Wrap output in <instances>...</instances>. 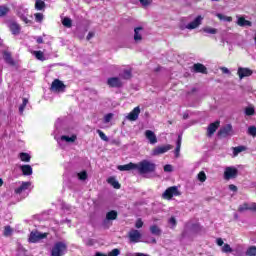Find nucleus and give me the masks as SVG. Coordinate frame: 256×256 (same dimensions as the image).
<instances>
[{
	"label": "nucleus",
	"mask_w": 256,
	"mask_h": 256,
	"mask_svg": "<svg viewBox=\"0 0 256 256\" xmlns=\"http://www.w3.org/2000/svg\"><path fill=\"white\" fill-rule=\"evenodd\" d=\"M230 135H233V126L231 124H227L218 131V137L226 138Z\"/></svg>",
	"instance_id": "nucleus-9"
},
{
	"label": "nucleus",
	"mask_w": 256,
	"mask_h": 256,
	"mask_svg": "<svg viewBox=\"0 0 256 256\" xmlns=\"http://www.w3.org/2000/svg\"><path fill=\"white\" fill-rule=\"evenodd\" d=\"M134 41L136 43H140V41H143V27H136L134 29Z\"/></svg>",
	"instance_id": "nucleus-19"
},
{
	"label": "nucleus",
	"mask_w": 256,
	"mask_h": 256,
	"mask_svg": "<svg viewBox=\"0 0 256 256\" xmlns=\"http://www.w3.org/2000/svg\"><path fill=\"white\" fill-rule=\"evenodd\" d=\"M107 181L109 185H112V187H114V189H121V184H119V181H117L115 177H110Z\"/></svg>",
	"instance_id": "nucleus-28"
},
{
	"label": "nucleus",
	"mask_w": 256,
	"mask_h": 256,
	"mask_svg": "<svg viewBox=\"0 0 256 256\" xmlns=\"http://www.w3.org/2000/svg\"><path fill=\"white\" fill-rule=\"evenodd\" d=\"M248 135H251V137H256V127L250 126L247 130Z\"/></svg>",
	"instance_id": "nucleus-48"
},
{
	"label": "nucleus",
	"mask_w": 256,
	"mask_h": 256,
	"mask_svg": "<svg viewBox=\"0 0 256 256\" xmlns=\"http://www.w3.org/2000/svg\"><path fill=\"white\" fill-rule=\"evenodd\" d=\"M34 17H35V21H37V23H41V21H43L42 13H36V14H34Z\"/></svg>",
	"instance_id": "nucleus-53"
},
{
	"label": "nucleus",
	"mask_w": 256,
	"mask_h": 256,
	"mask_svg": "<svg viewBox=\"0 0 256 256\" xmlns=\"http://www.w3.org/2000/svg\"><path fill=\"white\" fill-rule=\"evenodd\" d=\"M239 213H245V211H251V204L244 203L238 207Z\"/></svg>",
	"instance_id": "nucleus-31"
},
{
	"label": "nucleus",
	"mask_w": 256,
	"mask_h": 256,
	"mask_svg": "<svg viewBox=\"0 0 256 256\" xmlns=\"http://www.w3.org/2000/svg\"><path fill=\"white\" fill-rule=\"evenodd\" d=\"M202 31L208 33V35H217V28L204 27Z\"/></svg>",
	"instance_id": "nucleus-37"
},
{
	"label": "nucleus",
	"mask_w": 256,
	"mask_h": 256,
	"mask_svg": "<svg viewBox=\"0 0 256 256\" xmlns=\"http://www.w3.org/2000/svg\"><path fill=\"white\" fill-rule=\"evenodd\" d=\"M17 256H27V250L23 247H19L17 250Z\"/></svg>",
	"instance_id": "nucleus-50"
},
{
	"label": "nucleus",
	"mask_w": 256,
	"mask_h": 256,
	"mask_svg": "<svg viewBox=\"0 0 256 256\" xmlns=\"http://www.w3.org/2000/svg\"><path fill=\"white\" fill-rule=\"evenodd\" d=\"M216 243H217V245H218L219 247H223V244H224L223 239L217 238Z\"/></svg>",
	"instance_id": "nucleus-60"
},
{
	"label": "nucleus",
	"mask_w": 256,
	"mask_h": 256,
	"mask_svg": "<svg viewBox=\"0 0 256 256\" xmlns=\"http://www.w3.org/2000/svg\"><path fill=\"white\" fill-rule=\"evenodd\" d=\"M164 171H165L166 173H171V171H173V166H171V164H166V165L164 166Z\"/></svg>",
	"instance_id": "nucleus-56"
},
{
	"label": "nucleus",
	"mask_w": 256,
	"mask_h": 256,
	"mask_svg": "<svg viewBox=\"0 0 256 256\" xmlns=\"http://www.w3.org/2000/svg\"><path fill=\"white\" fill-rule=\"evenodd\" d=\"M141 113V108L135 107L127 116L126 119H128V121H137L139 119V115Z\"/></svg>",
	"instance_id": "nucleus-13"
},
{
	"label": "nucleus",
	"mask_w": 256,
	"mask_h": 256,
	"mask_svg": "<svg viewBox=\"0 0 256 256\" xmlns=\"http://www.w3.org/2000/svg\"><path fill=\"white\" fill-rule=\"evenodd\" d=\"M239 175V170L235 167H226L224 171V179L229 181L235 179Z\"/></svg>",
	"instance_id": "nucleus-6"
},
{
	"label": "nucleus",
	"mask_w": 256,
	"mask_h": 256,
	"mask_svg": "<svg viewBox=\"0 0 256 256\" xmlns=\"http://www.w3.org/2000/svg\"><path fill=\"white\" fill-rule=\"evenodd\" d=\"M198 180H199L201 183H205V181H207V175L205 174V172H203V171L199 172V174H198Z\"/></svg>",
	"instance_id": "nucleus-47"
},
{
	"label": "nucleus",
	"mask_w": 256,
	"mask_h": 256,
	"mask_svg": "<svg viewBox=\"0 0 256 256\" xmlns=\"http://www.w3.org/2000/svg\"><path fill=\"white\" fill-rule=\"evenodd\" d=\"M36 42L41 45V43H43V37L39 36V37L36 39Z\"/></svg>",
	"instance_id": "nucleus-63"
},
{
	"label": "nucleus",
	"mask_w": 256,
	"mask_h": 256,
	"mask_svg": "<svg viewBox=\"0 0 256 256\" xmlns=\"http://www.w3.org/2000/svg\"><path fill=\"white\" fill-rule=\"evenodd\" d=\"M8 27L12 35H19L21 33V26L15 21L8 22Z\"/></svg>",
	"instance_id": "nucleus-15"
},
{
	"label": "nucleus",
	"mask_w": 256,
	"mask_h": 256,
	"mask_svg": "<svg viewBox=\"0 0 256 256\" xmlns=\"http://www.w3.org/2000/svg\"><path fill=\"white\" fill-rule=\"evenodd\" d=\"M133 169L137 170V164L130 162L126 165H119L118 170L119 171H133Z\"/></svg>",
	"instance_id": "nucleus-23"
},
{
	"label": "nucleus",
	"mask_w": 256,
	"mask_h": 256,
	"mask_svg": "<svg viewBox=\"0 0 256 256\" xmlns=\"http://www.w3.org/2000/svg\"><path fill=\"white\" fill-rule=\"evenodd\" d=\"M173 149V146L170 144L164 145V146H158L153 149L152 155L157 156V155H163V153H167V151H171Z\"/></svg>",
	"instance_id": "nucleus-11"
},
{
	"label": "nucleus",
	"mask_w": 256,
	"mask_h": 256,
	"mask_svg": "<svg viewBox=\"0 0 256 256\" xmlns=\"http://www.w3.org/2000/svg\"><path fill=\"white\" fill-rule=\"evenodd\" d=\"M93 37H95V32H89L86 39H87V41H91V39H93Z\"/></svg>",
	"instance_id": "nucleus-59"
},
{
	"label": "nucleus",
	"mask_w": 256,
	"mask_h": 256,
	"mask_svg": "<svg viewBox=\"0 0 256 256\" xmlns=\"http://www.w3.org/2000/svg\"><path fill=\"white\" fill-rule=\"evenodd\" d=\"M145 137L149 141L150 145H155L157 143V135L152 130L145 131Z\"/></svg>",
	"instance_id": "nucleus-17"
},
{
	"label": "nucleus",
	"mask_w": 256,
	"mask_h": 256,
	"mask_svg": "<svg viewBox=\"0 0 256 256\" xmlns=\"http://www.w3.org/2000/svg\"><path fill=\"white\" fill-rule=\"evenodd\" d=\"M245 115L248 117H251L252 115H255V108L254 107H247L245 108Z\"/></svg>",
	"instance_id": "nucleus-46"
},
{
	"label": "nucleus",
	"mask_w": 256,
	"mask_h": 256,
	"mask_svg": "<svg viewBox=\"0 0 256 256\" xmlns=\"http://www.w3.org/2000/svg\"><path fill=\"white\" fill-rule=\"evenodd\" d=\"M20 169L25 176L33 175V168L29 164L20 166Z\"/></svg>",
	"instance_id": "nucleus-24"
},
{
	"label": "nucleus",
	"mask_w": 256,
	"mask_h": 256,
	"mask_svg": "<svg viewBox=\"0 0 256 256\" xmlns=\"http://www.w3.org/2000/svg\"><path fill=\"white\" fill-rule=\"evenodd\" d=\"M33 55L38 59V61H45V54L42 51H34Z\"/></svg>",
	"instance_id": "nucleus-40"
},
{
	"label": "nucleus",
	"mask_w": 256,
	"mask_h": 256,
	"mask_svg": "<svg viewBox=\"0 0 256 256\" xmlns=\"http://www.w3.org/2000/svg\"><path fill=\"white\" fill-rule=\"evenodd\" d=\"M222 253H233V248H231V245L224 244L221 248Z\"/></svg>",
	"instance_id": "nucleus-44"
},
{
	"label": "nucleus",
	"mask_w": 256,
	"mask_h": 256,
	"mask_svg": "<svg viewBox=\"0 0 256 256\" xmlns=\"http://www.w3.org/2000/svg\"><path fill=\"white\" fill-rule=\"evenodd\" d=\"M115 219H117V211L111 210L106 214V219L103 221V225L105 226L109 221H115Z\"/></svg>",
	"instance_id": "nucleus-22"
},
{
	"label": "nucleus",
	"mask_w": 256,
	"mask_h": 256,
	"mask_svg": "<svg viewBox=\"0 0 256 256\" xmlns=\"http://www.w3.org/2000/svg\"><path fill=\"white\" fill-rule=\"evenodd\" d=\"M136 229H141L143 227V220L141 218H138L135 223Z\"/></svg>",
	"instance_id": "nucleus-55"
},
{
	"label": "nucleus",
	"mask_w": 256,
	"mask_h": 256,
	"mask_svg": "<svg viewBox=\"0 0 256 256\" xmlns=\"http://www.w3.org/2000/svg\"><path fill=\"white\" fill-rule=\"evenodd\" d=\"M120 253H121V250L115 248V249H113L111 252H109L108 255H107V254H103V253H101V252H97V253L95 254V256H119Z\"/></svg>",
	"instance_id": "nucleus-25"
},
{
	"label": "nucleus",
	"mask_w": 256,
	"mask_h": 256,
	"mask_svg": "<svg viewBox=\"0 0 256 256\" xmlns=\"http://www.w3.org/2000/svg\"><path fill=\"white\" fill-rule=\"evenodd\" d=\"M216 17H218V19H220V21H227L228 23H231V21H233V18L230 16H225L221 13H217Z\"/></svg>",
	"instance_id": "nucleus-38"
},
{
	"label": "nucleus",
	"mask_w": 256,
	"mask_h": 256,
	"mask_svg": "<svg viewBox=\"0 0 256 256\" xmlns=\"http://www.w3.org/2000/svg\"><path fill=\"white\" fill-rule=\"evenodd\" d=\"M62 25L64 27H67L68 29H71V27H73V20H71V18H69V17H65L62 20Z\"/></svg>",
	"instance_id": "nucleus-35"
},
{
	"label": "nucleus",
	"mask_w": 256,
	"mask_h": 256,
	"mask_svg": "<svg viewBox=\"0 0 256 256\" xmlns=\"http://www.w3.org/2000/svg\"><path fill=\"white\" fill-rule=\"evenodd\" d=\"M9 11L10 9L6 5L0 6V19L1 17H7V15H9Z\"/></svg>",
	"instance_id": "nucleus-30"
},
{
	"label": "nucleus",
	"mask_w": 256,
	"mask_h": 256,
	"mask_svg": "<svg viewBox=\"0 0 256 256\" xmlns=\"http://www.w3.org/2000/svg\"><path fill=\"white\" fill-rule=\"evenodd\" d=\"M107 85L115 89H121L123 87V81L119 77H111L108 78Z\"/></svg>",
	"instance_id": "nucleus-7"
},
{
	"label": "nucleus",
	"mask_w": 256,
	"mask_h": 256,
	"mask_svg": "<svg viewBox=\"0 0 256 256\" xmlns=\"http://www.w3.org/2000/svg\"><path fill=\"white\" fill-rule=\"evenodd\" d=\"M50 89L54 93H65V89H67V86L63 83V81L55 79L52 82Z\"/></svg>",
	"instance_id": "nucleus-5"
},
{
	"label": "nucleus",
	"mask_w": 256,
	"mask_h": 256,
	"mask_svg": "<svg viewBox=\"0 0 256 256\" xmlns=\"http://www.w3.org/2000/svg\"><path fill=\"white\" fill-rule=\"evenodd\" d=\"M77 176L80 181L87 180V172L86 171H82V172L78 173Z\"/></svg>",
	"instance_id": "nucleus-49"
},
{
	"label": "nucleus",
	"mask_w": 256,
	"mask_h": 256,
	"mask_svg": "<svg viewBox=\"0 0 256 256\" xmlns=\"http://www.w3.org/2000/svg\"><path fill=\"white\" fill-rule=\"evenodd\" d=\"M29 103V99L23 98L22 104L19 106V113L20 115H23V111H25V108L27 107V104Z\"/></svg>",
	"instance_id": "nucleus-39"
},
{
	"label": "nucleus",
	"mask_w": 256,
	"mask_h": 256,
	"mask_svg": "<svg viewBox=\"0 0 256 256\" xmlns=\"http://www.w3.org/2000/svg\"><path fill=\"white\" fill-rule=\"evenodd\" d=\"M142 7H149V5H151V3L153 2V0H139Z\"/></svg>",
	"instance_id": "nucleus-54"
},
{
	"label": "nucleus",
	"mask_w": 256,
	"mask_h": 256,
	"mask_svg": "<svg viewBox=\"0 0 256 256\" xmlns=\"http://www.w3.org/2000/svg\"><path fill=\"white\" fill-rule=\"evenodd\" d=\"M180 195L181 192L179 191V188L177 186H171L164 191L162 198L171 201L173 197H179Z\"/></svg>",
	"instance_id": "nucleus-3"
},
{
	"label": "nucleus",
	"mask_w": 256,
	"mask_h": 256,
	"mask_svg": "<svg viewBox=\"0 0 256 256\" xmlns=\"http://www.w3.org/2000/svg\"><path fill=\"white\" fill-rule=\"evenodd\" d=\"M246 256H256V246H251L246 251Z\"/></svg>",
	"instance_id": "nucleus-45"
},
{
	"label": "nucleus",
	"mask_w": 256,
	"mask_h": 256,
	"mask_svg": "<svg viewBox=\"0 0 256 256\" xmlns=\"http://www.w3.org/2000/svg\"><path fill=\"white\" fill-rule=\"evenodd\" d=\"M97 133L102 141H109V138L107 137V135H105V133H103V131L97 130Z\"/></svg>",
	"instance_id": "nucleus-51"
},
{
	"label": "nucleus",
	"mask_w": 256,
	"mask_h": 256,
	"mask_svg": "<svg viewBox=\"0 0 256 256\" xmlns=\"http://www.w3.org/2000/svg\"><path fill=\"white\" fill-rule=\"evenodd\" d=\"M4 61L8 63V65H15V61L11 57V53L4 52Z\"/></svg>",
	"instance_id": "nucleus-32"
},
{
	"label": "nucleus",
	"mask_w": 256,
	"mask_h": 256,
	"mask_svg": "<svg viewBox=\"0 0 256 256\" xmlns=\"http://www.w3.org/2000/svg\"><path fill=\"white\" fill-rule=\"evenodd\" d=\"M61 141H66V143H75L77 141V136L73 135L71 137L69 136H61Z\"/></svg>",
	"instance_id": "nucleus-36"
},
{
	"label": "nucleus",
	"mask_w": 256,
	"mask_h": 256,
	"mask_svg": "<svg viewBox=\"0 0 256 256\" xmlns=\"http://www.w3.org/2000/svg\"><path fill=\"white\" fill-rule=\"evenodd\" d=\"M169 223L170 225H172V227H175V225H177V220L175 219V217H171L169 219Z\"/></svg>",
	"instance_id": "nucleus-57"
},
{
	"label": "nucleus",
	"mask_w": 256,
	"mask_h": 256,
	"mask_svg": "<svg viewBox=\"0 0 256 256\" xmlns=\"http://www.w3.org/2000/svg\"><path fill=\"white\" fill-rule=\"evenodd\" d=\"M3 235L4 237H11L13 235V228L11 226H5Z\"/></svg>",
	"instance_id": "nucleus-43"
},
{
	"label": "nucleus",
	"mask_w": 256,
	"mask_h": 256,
	"mask_svg": "<svg viewBox=\"0 0 256 256\" xmlns=\"http://www.w3.org/2000/svg\"><path fill=\"white\" fill-rule=\"evenodd\" d=\"M233 157H237L239 153H243V151H247V147L245 146H238V147H233Z\"/></svg>",
	"instance_id": "nucleus-29"
},
{
	"label": "nucleus",
	"mask_w": 256,
	"mask_h": 256,
	"mask_svg": "<svg viewBox=\"0 0 256 256\" xmlns=\"http://www.w3.org/2000/svg\"><path fill=\"white\" fill-rule=\"evenodd\" d=\"M120 77L122 79L129 80L131 77H133V71L131 69H126L120 74Z\"/></svg>",
	"instance_id": "nucleus-27"
},
{
	"label": "nucleus",
	"mask_w": 256,
	"mask_h": 256,
	"mask_svg": "<svg viewBox=\"0 0 256 256\" xmlns=\"http://www.w3.org/2000/svg\"><path fill=\"white\" fill-rule=\"evenodd\" d=\"M19 157L24 163H29V161H31V155H29V153L21 152Z\"/></svg>",
	"instance_id": "nucleus-34"
},
{
	"label": "nucleus",
	"mask_w": 256,
	"mask_h": 256,
	"mask_svg": "<svg viewBox=\"0 0 256 256\" xmlns=\"http://www.w3.org/2000/svg\"><path fill=\"white\" fill-rule=\"evenodd\" d=\"M136 171L139 175H149L157 171V164L151 160L144 159L136 164Z\"/></svg>",
	"instance_id": "nucleus-1"
},
{
	"label": "nucleus",
	"mask_w": 256,
	"mask_h": 256,
	"mask_svg": "<svg viewBox=\"0 0 256 256\" xmlns=\"http://www.w3.org/2000/svg\"><path fill=\"white\" fill-rule=\"evenodd\" d=\"M229 189H230V191H233L234 193L237 192V186H235L234 184H230Z\"/></svg>",
	"instance_id": "nucleus-61"
},
{
	"label": "nucleus",
	"mask_w": 256,
	"mask_h": 256,
	"mask_svg": "<svg viewBox=\"0 0 256 256\" xmlns=\"http://www.w3.org/2000/svg\"><path fill=\"white\" fill-rule=\"evenodd\" d=\"M220 69H221L222 73H224L226 75H231V71H229L227 67H221Z\"/></svg>",
	"instance_id": "nucleus-58"
},
{
	"label": "nucleus",
	"mask_w": 256,
	"mask_h": 256,
	"mask_svg": "<svg viewBox=\"0 0 256 256\" xmlns=\"http://www.w3.org/2000/svg\"><path fill=\"white\" fill-rule=\"evenodd\" d=\"M150 232L152 235H156V237H161L162 230L157 225L150 226Z\"/></svg>",
	"instance_id": "nucleus-26"
},
{
	"label": "nucleus",
	"mask_w": 256,
	"mask_h": 256,
	"mask_svg": "<svg viewBox=\"0 0 256 256\" xmlns=\"http://www.w3.org/2000/svg\"><path fill=\"white\" fill-rule=\"evenodd\" d=\"M237 17V25L239 27H251L253 23L249 20H246L243 16H236Z\"/></svg>",
	"instance_id": "nucleus-20"
},
{
	"label": "nucleus",
	"mask_w": 256,
	"mask_h": 256,
	"mask_svg": "<svg viewBox=\"0 0 256 256\" xmlns=\"http://www.w3.org/2000/svg\"><path fill=\"white\" fill-rule=\"evenodd\" d=\"M203 19V16L198 15L192 22L188 23L185 26V29H189L190 31H193V29H197L203 23Z\"/></svg>",
	"instance_id": "nucleus-8"
},
{
	"label": "nucleus",
	"mask_w": 256,
	"mask_h": 256,
	"mask_svg": "<svg viewBox=\"0 0 256 256\" xmlns=\"http://www.w3.org/2000/svg\"><path fill=\"white\" fill-rule=\"evenodd\" d=\"M111 119H113V113H108L104 116V123H110Z\"/></svg>",
	"instance_id": "nucleus-52"
},
{
	"label": "nucleus",
	"mask_w": 256,
	"mask_h": 256,
	"mask_svg": "<svg viewBox=\"0 0 256 256\" xmlns=\"http://www.w3.org/2000/svg\"><path fill=\"white\" fill-rule=\"evenodd\" d=\"M65 253H67L66 241L55 242L50 251L51 256H63Z\"/></svg>",
	"instance_id": "nucleus-2"
},
{
	"label": "nucleus",
	"mask_w": 256,
	"mask_h": 256,
	"mask_svg": "<svg viewBox=\"0 0 256 256\" xmlns=\"http://www.w3.org/2000/svg\"><path fill=\"white\" fill-rule=\"evenodd\" d=\"M35 9H36V11H43V9H45V1L36 0Z\"/></svg>",
	"instance_id": "nucleus-33"
},
{
	"label": "nucleus",
	"mask_w": 256,
	"mask_h": 256,
	"mask_svg": "<svg viewBox=\"0 0 256 256\" xmlns=\"http://www.w3.org/2000/svg\"><path fill=\"white\" fill-rule=\"evenodd\" d=\"M220 121H216L211 123L208 128H207V135L209 137H213V135L215 134V131H217V129H219V125H220Z\"/></svg>",
	"instance_id": "nucleus-18"
},
{
	"label": "nucleus",
	"mask_w": 256,
	"mask_h": 256,
	"mask_svg": "<svg viewBox=\"0 0 256 256\" xmlns=\"http://www.w3.org/2000/svg\"><path fill=\"white\" fill-rule=\"evenodd\" d=\"M43 239H47V233L34 230L30 233L28 241L29 243H39V241H43Z\"/></svg>",
	"instance_id": "nucleus-4"
},
{
	"label": "nucleus",
	"mask_w": 256,
	"mask_h": 256,
	"mask_svg": "<svg viewBox=\"0 0 256 256\" xmlns=\"http://www.w3.org/2000/svg\"><path fill=\"white\" fill-rule=\"evenodd\" d=\"M191 231H192L193 233H201V232L203 231V227H201L200 224H193V225L191 226Z\"/></svg>",
	"instance_id": "nucleus-41"
},
{
	"label": "nucleus",
	"mask_w": 256,
	"mask_h": 256,
	"mask_svg": "<svg viewBox=\"0 0 256 256\" xmlns=\"http://www.w3.org/2000/svg\"><path fill=\"white\" fill-rule=\"evenodd\" d=\"M181 151V136H178V140L176 142L175 156L179 157V153Z\"/></svg>",
	"instance_id": "nucleus-42"
},
{
	"label": "nucleus",
	"mask_w": 256,
	"mask_h": 256,
	"mask_svg": "<svg viewBox=\"0 0 256 256\" xmlns=\"http://www.w3.org/2000/svg\"><path fill=\"white\" fill-rule=\"evenodd\" d=\"M192 73H202L203 75H207V67L201 63H196L191 68Z\"/></svg>",
	"instance_id": "nucleus-14"
},
{
	"label": "nucleus",
	"mask_w": 256,
	"mask_h": 256,
	"mask_svg": "<svg viewBox=\"0 0 256 256\" xmlns=\"http://www.w3.org/2000/svg\"><path fill=\"white\" fill-rule=\"evenodd\" d=\"M130 243H139L141 241V232L139 230L132 229L128 233Z\"/></svg>",
	"instance_id": "nucleus-10"
},
{
	"label": "nucleus",
	"mask_w": 256,
	"mask_h": 256,
	"mask_svg": "<svg viewBox=\"0 0 256 256\" xmlns=\"http://www.w3.org/2000/svg\"><path fill=\"white\" fill-rule=\"evenodd\" d=\"M29 187H31V182H22V184L14 190V193H16V195H21V193L27 191Z\"/></svg>",
	"instance_id": "nucleus-21"
},
{
	"label": "nucleus",
	"mask_w": 256,
	"mask_h": 256,
	"mask_svg": "<svg viewBox=\"0 0 256 256\" xmlns=\"http://www.w3.org/2000/svg\"><path fill=\"white\" fill-rule=\"evenodd\" d=\"M183 119H189V111L183 114Z\"/></svg>",
	"instance_id": "nucleus-64"
},
{
	"label": "nucleus",
	"mask_w": 256,
	"mask_h": 256,
	"mask_svg": "<svg viewBox=\"0 0 256 256\" xmlns=\"http://www.w3.org/2000/svg\"><path fill=\"white\" fill-rule=\"evenodd\" d=\"M237 75L239 76V79H245V77H251V75H253V70L250 68L239 67Z\"/></svg>",
	"instance_id": "nucleus-12"
},
{
	"label": "nucleus",
	"mask_w": 256,
	"mask_h": 256,
	"mask_svg": "<svg viewBox=\"0 0 256 256\" xmlns=\"http://www.w3.org/2000/svg\"><path fill=\"white\" fill-rule=\"evenodd\" d=\"M27 13H28V10L24 8H18L17 10L18 17H20V19L23 20L24 23H26V25H29L32 22L31 20L27 19V15H28Z\"/></svg>",
	"instance_id": "nucleus-16"
},
{
	"label": "nucleus",
	"mask_w": 256,
	"mask_h": 256,
	"mask_svg": "<svg viewBox=\"0 0 256 256\" xmlns=\"http://www.w3.org/2000/svg\"><path fill=\"white\" fill-rule=\"evenodd\" d=\"M250 211H256V203L250 204Z\"/></svg>",
	"instance_id": "nucleus-62"
}]
</instances>
